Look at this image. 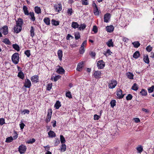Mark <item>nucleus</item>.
Wrapping results in <instances>:
<instances>
[{
	"mask_svg": "<svg viewBox=\"0 0 154 154\" xmlns=\"http://www.w3.org/2000/svg\"><path fill=\"white\" fill-rule=\"evenodd\" d=\"M16 24L14 28V32L16 33H18L21 31L22 26L23 24V20L20 18L18 19L16 21Z\"/></svg>",
	"mask_w": 154,
	"mask_h": 154,
	"instance_id": "nucleus-1",
	"label": "nucleus"
},
{
	"mask_svg": "<svg viewBox=\"0 0 154 154\" xmlns=\"http://www.w3.org/2000/svg\"><path fill=\"white\" fill-rule=\"evenodd\" d=\"M19 55L18 53H14L12 56V60L14 64H17L19 62Z\"/></svg>",
	"mask_w": 154,
	"mask_h": 154,
	"instance_id": "nucleus-2",
	"label": "nucleus"
},
{
	"mask_svg": "<svg viewBox=\"0 0 154 154\" xmlns=\"http://www.w3.org/2000/svg\"><path fill=\"white\" fill-rule=\"evenodd\" d=\"M117 83V82L115 80L113 79L109 82L108 84L109 88L110 89H112L115 87Z\"/></svg>",
	"mask_w": 154,
	"mask_h": 154,
	"instance_id": "nucleus-3",
	"label": "nucleus"
},
{
	"mask_svg": "<svg viewBox=\"0 0 154 154\" xmlns=\"http://www.w3.org/2000/svg\"><path fill=\"white\" fill-rule=\"evenodd\" d=\"M52 111L51 109H49L48 110V114L46 118V122H48L50 121Z\"/></svg>",
	"mask_w": 154,
	"mask_h": 154,
	"instance_id": "nucleus-4",
	"label": "nucleus"
},
{
	"mask_svg": "<svg viewBox=\"0 0 154 154\" xmlns=\"http://www.w3.org/2000/svg\"><path fill=\"white\" fill-rule=\"evenodd\" d=\"M0 31L4 35H6L8 33V28L7 26H4L0 28Z\"/></svg>",
	"mask_w": 154,
	"mask_h": 154,
	"instance_id": "nucleus-5",
	"label": "nucleus"
},
{
	"mask_svg": "<svg viewBox=\"0 0 154 154\" xmlns=\"http://www.w3.org/2000/svg\"><path fill=\"white\" fill-rule=\"evenodd\" d=\"M26 146L21 145L19 146L18 148V151L21 154L24 153L26 151Z\"/></svg>",
	"mask_w": 154,
	"mask_h": 154,
	"instance_id": "nucleus-6",
	"label": "nucleus"
},
{
	"mask_svg": "<svg viewBox=\"0 0 154 154\" xmlns=\"http://www.w3.org/2000/svg\"><path fill=\"white\" fill-rule=\"evenodd\" d=\"M97 66L100 69H103L105 66V64L103 60H100L97 63Z\"/></svg>",
	"mask_w": 154,
	"mask_h": 154,
	"instance_id": "nucleus-7",
	"label": "nucleus"
},
{
	"mask_svg": "<svg viewBox=\"0 0 154 154\" xmlns=\"http://www.w3.org/2000/svg\"><path fill=\"white\" fill-rule=\"evenodd\" d=\"M111 17V15L109 13H106L104 16V21L106 23H108Z\"/></svg>",
	"mask_w": 154,
	"mask_h": 154,
	"instance_id": "nucleus-8",
	"label": "nucleus"
},
{
	"mask_svg": "<svg viewBox=\"0 0 154 154\" xmlns=\"http://www.w3.org/2000/svg\"><path fill=\"white\" fill-rule=\"evenodd\" d=\"M122 91L120 89H118L116 92V95L117 96L118 98L119 99L122 98L124 96V94H122Z\"/></svg>",
	"mask_w": 154,
	"mask_h": 154,
	"instance_id": "nucleus-9",
	"label": "nucleus"
},
{
	"mask_svg": "<svg viewBox=\"0 0 154 154\" xmlns=\"http://www.w3.org/2000/svg\"><path fill=\"white\" fill-rule=\"evenodd\" d=\"M32 82L36 83L38 82V76L37 75L33 76L31 79Z\"/></svg>",
	"mask_w": 154,
	"mask_h": 154,
	"instance_id": "nucleus-10",
	"label": "nucleus"
},
{
	"mask_svg": "<svg viewBox=\"0 0 154 154\" xmlns=\"http://www.w3.org/2000/svg\"><path fill=\"white\" fill-rule=\"evenodd\" d=\"M24 86L26 88H29L31 86V83L29 79H26L24 83Z\"/></svg>",
	"mask_w": 154,
	"mask_h": 154,
	"instance_id": "nucleus-11",
	"label": "nucleus"
},
{
	"mask_svg": "<svg viewBox=\"0 0 154 154\" xmlns=\"http://www.w3.org/2000/svg\"><path fill=\"white\" fill-rule=\"evenodd\" d=\"M94 77L97 79H99L101 78V73L98 71H96L94 74Z\"/></svg>",
	"mask_w": 154,
	"mask_h": 154,
	"instance_id": "nucleus-12",
	"label": "nucleus"
},
{
	"mask_svg": "<svg viewBox=\"0 0 154 154\" xmlns=\"http://www.w3.org/2000/svg\"><path fill=\"white\" fill-rule=\"evenodd\" d=\"M56 11L57 12H59L62 9V6L61 4L55 5L54 6Z\"/></svg>",
	"mask_w": 154,
	"mask_h": 154,
	"instance_id": "nucleus-13",
	"label": "nucleus"
},
{
	"mask_svg": "<svg viewBox=\"0 0 154 154\" xmlns=\"http://www.w3.org/2000/svg\"><path fill=\"white\" fill-rule=\"evenodd\" d=\"M106 31L109 32H112L114 29V27L112 25H110L106 27Z\"/></svg>",
	"mask_w": 154,
	"mask_h": 154,
	"instance_id": "nucleus-14",
	"label": "nucleus"
},
{
	"mask_svg": "<svg viewBox=\"0 0 154 154\" xmlns=\"http://www.w3.org/2000/svg\"><path fill=\"white\" fill-rule=\"evenodd\" d=\"M29 15L30 17V19L32 21H34L35 20V17L34 16V13L33 12H30Z\"/></svg>",
	"mask_w": 154,
	"mask_h": 154,
	"instance_id": "nucleus-15",
	"label": "nucleus"
},
{
	"mask_svg": "<svg viewBox=\"0 0 154 154\" xmlns=\"http://www.w3.org/2000/svg\"><path fill=\"white\" fill-rule=\"evenodd\" d=\"M56 72L58 73L62 74L64 73V70L61 67L59 66Z\"/></svg>",
	"mask_w": 154,
	"mask_h": 154,
	"instance_id": "nucleus-16",
	"label": "nucleus"
},
{
	"mask_svg": "<svg viewBox=\"0 0 154 154\" xmlns=\"http://www.w3.org/2000/svg\"><path fill=\"white\" fill-rule=\"evenodd\" d=\"M57 54L58 58L59 60L61 61L62 60V57L63 56V52L61 50H59L57 52Z\"/></svg>",
	"mask_w": 154,
	"mask_h": 154,
	"instance_id": "nucleus-17",
	"label": "nucleus"
},
{
	"mask_svg": "<svg viewBox=\"0 0 154 154\" xmlns=\"http://www.w3.org/2000/svg\"><path fill=\"white\" fill-rule=\"evenodd\" d=\"M23 11L24 14L25 15H29V13L28 10V8L26 6L24 5L23 6Z\"/></svg>",
	"mask_w": 154,
	"mask_h": 154,
	"instance_id": "nucleus-18",
	"label": "nucleus"
},
{
	"mask_svg": "<svg viewBox=\"0 0 154 154\" xmlns=\"http://www.w3.org/2000/svg\"><path fill=\"white\" fill-rule=\"evenodd\" d=\"M84 63V62L82 61L79 63L77 67V70L78 71H80V69L83 67V65Z\"/></svg>",
	"mask_w": 154,
	"mask_h": 154,
	"instance_id": "nucleus-19",
	"label": "nucleus"
},
{
	"mask_svg": "<svg viewBox=\"0 0 154 154\" xmlns=\"http://www.w3.org/2000/svg\"><path fill=\"white\" fill-rule=\"evenodd\" d=\"M34 9L35 11L36 14H39L41 13V9L39 7L36 6L35 7Z\"/></svg>",
	"mask_w": 154,
	"mask_h": 154,
	"instance_id": "nucleus-20",
	"label": "nucleus"
},
{
	"mask_svg": "<svg viewBox=\"0 0 154 154\" xmlns=\"http://www.w3.org/2000/svg\"><path fill=\"white\" fill-rule=\"evenodd\" d=\"M48 133L49 137H50L52 138L56 136V134L53 131L51 130Z\"/></svg>",
	"mask_w": 154,
	"mask_h": 154,
	"instance_id": "nucleus-21",
	"label": "nucleus"
},
{
	"mask_svg": "<svg viewBox=\"0 0 154 154\" xmlns=\"http://www.w3.org/2000/svg\"><path fill=\"white\" fill-rule=\"evenodd\" d=\"M106 44L109 47H113V43L112 41V39H110L106 42Z\"/></svg>",
	"mask_w": 154,
	"mask_h": 154,
	"instance_id": "nucleus-22",
	"label": "nucleus"
},
{
	"mask_svg": "<svg viewBox=\"0 0 154 154\" xmlns=\"http://www.w3.org/2000/svg\"><path fill=\"white\" fill-rule=\"evenodd\" d=\"M126 75L128 78L129 79H133L134 75L131 72H128L126 73Z\"/></svg>",
	"mask_w": 154,
	"mask_h": 154,
	"instance_id": "nucleus-23",
	"label": "nucleus"
},
{
	"mask_svg": "<svg viewBox=\"0 0 154 154\" xmlns=\"http://www.w3.org/2000/svg\"><path fill=\"white\" fill-rule=\"evenodd\" d=\"M61 106V105L60 102L59 101H57L54 105V107L56 108V109H59Z\"/></svg>",
	"mask_w": 154,
	"mask_h": 154,
	"instance_id": "nucleus-24",
	"label": "nucleus"
},
{
	"mask_svg": "<svg viewBox=\"0 0 154 154\" xmlns=\"http://www.w3.org/2000/svg\"><path fill=\"white\" fill-rule=\"evenodd\" d=\"M52 24L54 26H57L59 24V22L58 21H56L55 20L52 19L51 21Z\"/></svg>",
	"mask_w": 154,
	"mask_h": 154,
	"instance_id": "nucleus-25",
	"label": "nucleus"
},
{
	"mask_svg": "<svg viewBox=\"0 0 154 154\" xmlns=\"http://www.w3.org/2000/svg\"><path fill=\"white\" fill-rule=\"evenodd\" d=\"M140 56V54L138 51H136L133 54V57L135 58H137Z\"/></svg>",
	"mask_w": 154,
	"mask_h": 154,
	"instance_id": "nucleus-26",
	"label": "nucleus"
},
{
	"mask_svg": "<svg viewBox=\"0 0 154 154\" xmlns=\"http://www.w3.org/2000/svg\"><path fill=\"white\" fill-rule=\"evenodd\" d=\"M44 21L47 25H49L50 24V20L48 17H45L44 19Z\"/></svg>",
	"mask_w": 154,
	"mask_h": 154,
	"instance_id": "nucleus-27",
	"label": "nucleus"
},
{
	"mask_svg": "<svg viewBox=\"0 0 154 154\" xmlns=\"http://www.w3.org/2000/svg\"><path fill=\"white\" fill-rule=\"evenodd\" d=\"M79 25L77 22H73L72 24V27L74 29L79 28Z\"/></svg>",
	"mask_w": 154,
	"mask_h": 154,
	"instance_id": "nucleus-28",
	"label": "nucleus"
},
{
	"mask_svg": "<svg viewBox=\"0 0 154 154\" xmlns=\"http://www.w3.org/2000/svg\"><path fill=\"white\" fill-rule=\"evenodd\" d=\"M94 13L95 15H99V12L97 7L94 8Z\"/></svg>",
	"mask_w": 154,
	"mask_h": 154,
	"instance_id": "nucleus-29",
	"label": "nucleus"
},
{
	"mask_svg": "<svg viewBox=\"0 0 154 154\" xmlns=\"http://www.w3.org/2000/svg\"><path fill=\"white\" fill-rule=\"evenodd\" d=\"M143 60L145 63H149V61L148 55H146V56L144 57Z\"/></svg>",
	"mask_w": 154,
	"mask_h": 154,
	"instance_id": "nucleus-30",
	"label": "nucleus"
},
{
	"mask_svg": "<svg viewBox=\"0 0 154 154\" xmlns=\"http://www.w3.org/2000/svg\"><path fill=\"white\" fill-rule=\"evenodd\" d=\"M13 140L12 137L11 136L6 138L5 142L6 143H10Z\"/></svg>",
	"mask_w": 154,
	"mask_h": 154,
	"instance_id": "nucleus-31",
	"label": "nucleus"
},
{
	"mask_svg": "<svg viewBox=\"0 0 154 154\" xmlns=\"http://www.w3.org/2000/svg\"><path fill=\"white\" fill-rule=\"evenodd\" d=\"M18 76L22 79H23L24 78V74L22 72H18Z\"/></svg>",
	"mask_w": 154,
	"mask_h": 154,
	"instance_id": "nucleus-32",
	"label": "nucleus"
},
{
	"mask_svg": "<svg viewBox=\"0 0 154 154\" xmlns=\"http://www.w3.org/2000/svg\"><path fill=\"white\" fill-rule=\"evenodd\" d=\"M12 46L17 51H20V47L18 45L16 44H13Z\"/></svg>",
	"mask_w": 154,
	"mask_h": 154,
	"instance_id": "nucleus-33",
	"label": "nucleus"
},
{
	"mask_svg": "<svg viewBox=\"0 0 154 154\" xmlns=\"http://www.w3.org/2000/svg\"><path fill=\"white\" fill-rule=\"evenodd\" d=\"M66 149V146L64 144H63L61 146L60 149V150L62 152H64Z\"/></svg>",
	"mask_w": 154,
	"mask_h": 154,
	"instance_id": "nucleus-34",
	"label": "nucleus"
},
{
	"mask_svg": "<svg viewBox=\"0 0 154 154\" xmlns=\"http://www.w3.org/2000/svg\"><path fill=\"white\" fill-rule=\"evenodd\" d=\"M86 26L85 24H82L80 25V26L79 27V29L80 30H81V29L84 30Z\"/></svg>",
	"mask_w": 154,
	"mask_h": 154,
	"instance_id": "nucleus-35",
	"label": "nucleus"
},
{
	"mask_svg": "<svg viewBox=\"0 0 154 154\" xmlns=\"http://www.w3.org/2000/svg\"><path fill=\"white\" fill-rule=\"evenodd\" d=\"M112 53L110 50L109 49H108L106 51L103 53V54L106 56H107L111 54Z\"/></svg>",
	"mask_w": 154,
	"mask_h": 154,
	"instance_id": "nucleus-36",
	"label": "nucleus"
},
{
	"mask_svg": "<svg viewBox=\"0 0 154 154\" xmlns=\"http://www.w3.org/2000/svg\"><path fill=\"white\" fill-rule=\"evenodd\" d=\"M133 44V45L134 46L135 48H138L140 45V44L138 42H134L132 43Z\"/></svg>",
	"mask_w": 154,
	"mask_h": 154,
	"instance_id": "nucleus-37",
	"label": "nucleus"
},
{
	"mask_svg": "<svg viewBox=\"0 0 154 154\" xmlns=\"http://www.w3.org/2000/svg\"><path fill=\"white\" fill-rule=\"evenodd\" d=\"M132 89L134 91H137L138 89V86L137 84L134 83L132 87Z\"/></svg>",
	"mask_w": 154,
	"mask_h": 154,
	"instance_id": "nucleus-38",
	"label": "nucleus"
},
{
	"mask_svg": "<svg viewBox=\"0 0 154 154\" xmlns=\"http://www.w3.org/2000/svg\"><path fill=\"white\" fill-rule=\"evenodd\" d=\"M116 101L115 100H113L111 101L110 103L111 106L113 108L115 106H116Z\"/></svg>",
	"mask_w": 154,
	"mask_h": 154,
	"instance_id": "nucleus-39",
	"label": "nucleus"
},
{
	"mask_svg": "<svg viewBox=\"0 0 154 154\" xmlns=\"http://www.w3.org/2000/svg\"><path fill=\"white\" fill-rule=\"evenodd\" d=\"M73 13V10L72 8H69L68 9L67 11V13L69 15H72Z\"/></svg>",
	"mask_w": 154,
	"mask_h": 154,
	"instance_id": "nucleus-40",
	"label": "nucleus"
},
{
	"mask_svg": "<svg viewBox=\"0 0 154 154\" xmlns=\"http://www.w3.org/2000/svg\"><path fill=\"white\" fill-rule=\"evenodd\" d=\"M140 93L143 96H146L147 95V92L146 91L143 89H142L141 91L140 92Z\"/></svg>",
	"mask_w": 154,
	"mask_h": 154,
	"instance_id": "nucleus-41",
	"label": "nucleus"
},
{
	"mask_svg": "<svg viewBox=\"0 0 154 154\" xmlns=\"http://www.w3.org/2000/svg\"><path fill=\"white\" fill-rule=\"evenodd\" d=\"M154 88V86L152 85L151 87L148 88V92L149 93H151L153 92Z\"/></svg>",
	"mask_w": 154,
	"mask_h": 154,
	"instance_id": "nucleus-42",
	"label": "nucleus"
},
{
	"mask_svg": "<svg viewBox=\"0 0 154 154\" xmlns=\"http://www.w3.org/2000/svg\"><path fill=\"white\" fill-rule=\"evenodd\" d=\"M2 41L6 44L10 45L11 44V42L8 39H3Z\"/></svg>",
	"mask_w": 154,
	"mask_h": 154,
	"instance_id": "nucleus-43",
	"label": "nucleus"
},
{
	"mask_svg": "<svg viewBox=\"0 0 154 154\" xmlns=\"http://www.w3.org/2000/svg\"><path fill=\"white\" fill-rule=\"evenodd\" d=\"M60 139L62 143H63L65 142L66 141L65 138L63 135L60 136Z\"/></svg>",
	"mask_w": 154,
	"mask_h": 154,
	"instance_id": "nucleus-44",
	"label": "nucleus"
},
{
	"mask_svg": "<svg viewBox=\"0 0 154 154\" xmlns=\"http://www.w3.org/2000/svg\"><path fill=\"white\" fill-rule=\"evenodd\" d=\"M75 38H80V33L79 32H77L75 33Z\"/></svg>",
	"mask_w": 154,
	"mask_h": 154,
	"instance_id": "nucleus-45",
	"label": "nucleus"
},
{
	"mask_svg": "<svg viewBox=\"0 0 154 154\" xmlns=\"http://www.w3.org/2000/svg\"><path fill=\"white\" fill-rule=\"evenodd\" d=\"M34 29L33 26L31 27V29L30 30L31 35L32 37L34 35Z\"/></svg>",
	"mask_w": 154,
	"mask_h": 154,
	"instance_id": "nucleus-46",
	"label": "nucleus"
},
{
	"mask_svg": "<svg viewBox=\"0 0 154 154\" xmlns=\"http://www.w3.org/2000/svg\"><path fill=\"white\" fill-rule=\"evenodd\" d=\"M66 95V97H68L69 98H72L71 92L69 91L67 92Z\"/></svg>",
	"mask_w": 154,
	"mask_h": 154,
	"instance_id": "nucleus-47",
	"label": "nucleus"
},
{
	"mask_svg": "<svg viewBox=\"0 0 154 154\" xmlns=\"http://www.w3.org/2000/svg\"><path fill=\"white\" fill-rule=\"evenodd\" d=\"M25 54L28 57H29L30 55V51L29 50H27L25 52Z\"/></svg>",
	"mask_w": 154,
	"mask_h": 154,
	"instance_id": "nucleus-48",
	"label": "nucleus"
},
{
	"mask_svg": "<svg viewBox=\"0 0 154 154\" xmlns=\"http://www.w3.org/2000/svg\"><path fill=\"white\" fill-rule=\"evenodd\" d=\"M137 149L139 153H141L143 150V149L141 146L137 147Z\"/></svg>",
	"mask_w": 154,
	"mask_h": 154,
	"instance_id": "nucleus-49",
	"label": "nucleus"
},
{
	"mask_svg": "<svg viewBox=\"0 0 154 154\" xmlns=\"http://www.w3.org/2000/svg\"><path fill=\"white\" fill-rule=\"evenodd\" d=\"M92 31L94 32V33H96L97 32V26L95 25L93 26Z\"/></svg>",
	"mask_w": 154,
	"mask_h": 154,
	"instance_id": "nucleus-50",
	"label": "nucleus"
},
{
	"mask_svg": "<svg viewBox=\"0 0 154 154\" xmlns=\"http://www.w3.org/2000/svg\"><path fill=\"white\" fill-rule=\"evenodd\" d=\"M132 98V95L130 94H128L126 97V100H131Z\"/></svg>",
	"mask_w": 154,
	"mask_h": 154,
	"instance_id": "nucleus-51",
	"label": "nucleus"
},
{
	"mask_svg": "<svg viewBox=\"0 0 154 154\" xmlns=\"http://www.w3.org/2000/svg\"><path fill=\"white\" fill-rule=\"evenodd\" d=\"M146 50L147 51L149 52L152 50V48L151 47L150 45H149L146 47Z\"/></svg>",
	"mask_w": 154,
	"mask_h": 154,
	"instance_id": "nucleus-52",
	"label": "nucleus"
},
{
	"mask_svg": "<svg viewBox=\"0 0 154 154\" xmlns=\"http://www.w3.org/2000/svg\"><path fill=\"white\" fill-rule=\"evenodd\" d=\"M5 123V120L3 118L0 119V125H2Z\"/></svg>",
	"mask_w": 154,
	"mask_h": 154,
	"instance_id": "nucleus-53",
	"label": "nucleus"
},
{
	"mask_svg": "<svg viewBox=\"0 0 154 154\" xmlns=\"http://www.w3.org/2000/svg\"><path fill=\"white\" fill-rule=\"evenodd\" d=\"M61 77V76L59 75L56 76L54 78V81L55 82L57 81Z\"/></svg>",
	"mask_w": 154,
	"mask_h": 154,
	"instance_id": "nucleus-54",
	"label": "nucleus"
},
{
	"mask_svg": "<svg viewBox=\"0 0 154 154\" xmlns=\"http://www.w3.org/2000/svg\"><path fill=\"white\" fill-rule=\"evenodd\" d=\"M88 0H82V5H88Z\"/></svg>",
	"mask_w": 154,
	"mask_h": 154,
	"instance_id": "nucleus-55",
	"label": "nucleus"
},
{
	"mask_svg": "<svg viewBox=\"0 0 154 154\" xmlns=\"http://www.w3.org/2000/svg\"><path fill=\"white\" fill-rule=\"evenodd\" d=\"M85 51L84 48L81 47L79 50L80 53L81 54H82L84 53Z\"/></svg>",
	"mask_w": 154,
	"mask_h": 154,
	"instance_id": "nucleus-56",
	"label": "nucleus"
},
{
	"mask_svg": "<svg viewBox=\"0 0 154 154\" xmlns=\"http://www.w3.org/2000/svg\"><path fill=\"white\" fill-rule=\"evenodd\" d=\"M86 45H87V41L85 40L82 43V44L81 45V47L84 48V47L86 46Z\"/></svg>",
	"mask_w": 154,
	"mask_h": 154,
	"instance_id": "nucleus-57",
	"label": "nucleus"
},
{
	"mask_svg": "<svg viewBox=\"0 0 154 154\" xmlns=\"http://www.w3.org/2000/svg\"><path fill=\"white\" fill-rule=\"evenodd\" d=\"M35 141V140L34 138H32V139H30L27 142L28 143H34Z\"/></svg>",
	"mask_w": 154,
	"mask_h": 154,
	"instance_id": "nucleus-58",
	"label": "nucleus"
},
{
	"mask_svg": "<svg viewBox=\"0 0 154 154\" xmlns=\"http://www.w3.org/2000/svg\"><path fill=\"white\" fill-rule=\"evenodd\" d=\"M52 86V84H48L47 86V90H50L51 89Z\"/></svg>",
	"mask_w": 154,
	"mask_h": 154,
	"instance_id": "nucleus-59",
	"label": "nucleus"
},
{
	"mask_svg": "<svg viewBox=\"0 0 154 154\" xmlns=\"http://www.w3.org/2000/svg\"><path fill=\"white\" fill-rule=\"evenodd\" d=\"M100 117L97 115H95L94 116V120H97L99 119Z\"/></svg>",
	"mask_w": 154,
	"mask_h": 154,
	"instance_id": "nucleus-60",
	"label": "nucleus"
},
{
	"mask_svg": "<svg viewBox=\"0 0 154 154\" xmlns=\"http://www.w3.org/2000/svg\"><path fill=\"white\" fill-rule=\"evenodd\" d=\"M22 112L24 113V114H25L26 113L27 114H29V111L28 109H25L23 110Z\"/></svg>",
	"mask_w": 154,
	"mask_h": 154,
	"instance_id": "nucleus-61",
	"label": "nucleus"
},
{
	"mask_svg": "<svg viewBox=\"0 0 154 154\" xmlns=\"http://www.w3.org/2000/svg\"><path fill=\"white\" fill-rule=\"evenodd\" d=\"M25 126V124L23 123H22L20 124V126L21 129H23L24 128Z\"/></svg>",
	"mask_w": 154,
	"mask_h": 154,
	"instance_id": "nucleus-62",
	"label": "nucleus"
},
{
	"mask_svg": "<svg viewBox=\"0 0 154 154\" xmlns=\"http://www.w3.org/2000/svg\"><path fill=\"white\" fill-rule=\"evenodd\" d=\"M60 141L58 139H57L55 140L54 145L55 146H57L60 143Z\"/></svg>",
	"mask_w": 154,
	"mask_h": 154,
	"instance_id": "nucleus-63",
	"label": "nucleus"
},
{
	"mask_svg": "<svg viewBox=\"0 0 154 154\" xmlns=\"http://www.w3.org/2000/svg\"><path fill=\"white\" fill-rule=\"evenodd\" d=\"M90 55L92 58H94L95 57L96 54L95 52H91V53L90 54Z\"/></svg>",
	"mask_w": 154,
	"mask_h": 154,
	"instance_id": "nucleus-64",
	"label": "nucleus"
}]
</instances>
